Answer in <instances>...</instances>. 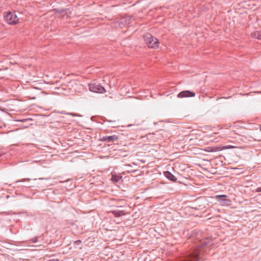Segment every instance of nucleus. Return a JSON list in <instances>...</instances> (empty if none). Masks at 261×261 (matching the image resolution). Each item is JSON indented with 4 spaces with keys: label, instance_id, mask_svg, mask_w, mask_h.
<instances>
[{
    "label": "nucleus",
    "instance_id": "f257e3e1",
    "mask_svg": "<svg viewBox=\"0 0 261 261\" xmlns=\"http://www.w3.org/2000/svg\"><path fill=\"white\" fill-rule=\"evenodd\" d=\"M144 38L146 45L149 48H156L159 47L160 43L158 39L151 34H146L144 35Z\"/></svg>",
    "mask_w": 261,
    "mask_h": 261
},
{
    "label": "nucleus",
    "instance_id": "f03ea898",
    "mask_svg": "<svg viewBox=\"0 0 261 261\" xmlns=\"http://www.w3.org/2000/svg\"><path fill=\"white\" fill-rule=\"evenodd\" d=\"M133 19H134L133 17L130 16H126L121 18L116 22V27L118 26L120 28H123L129 25Z\"/></svg>",
    "mask_w": 261,
    "mask_h": 261
},
{
    "label": "nucleus",
    "instance_id": "7ed1b4c3",
    "mask_svg": "<svg viewBox=\"0 0 261 261\" xmlns=\"http://www.w3.org/2000/svg\"><path fill=\"white\" fill-rule=\"evenodd\" d=\"M89 88L93 92L102 93L106 91L105 88L97 82L89 84Z\"/></svg>",
    "mask_w": 261,
    "mask_h": 261
},
{
    "label": "nucleus",
    "instance_id": "20e7f679",
    "mask_svg": "<svg viewBox=\"0 0 261 261\" xmlns=\"http://www.w3.org/2000/svg\"><path fill=\"white\" fill-rule=\"evenodd\" d=\"M5 20L10 24H15L17 23L18 19L17 16L11 12H7L5 15Z\"/></svg>",
    "mask_w": 261,
    "mask_h": 261
},
{
    "label": "nucleus",
    "instance_id": "39448f33",
    "mask_svg": "<svg viewBox=\"0 0 261 261\" xmlns=\"http://www.w3.org/2000/svg\"><path fill=\"white\" fill-rule=\"evenodd\" d=\"M236 134H237L233 130L229 131V132H227L226 134H224L223 136H219L218 137H217L216 138V140H213V139H211V140L213 142L214 141L218 142V141H221V139H226L227 137L234 138H235V135Z\"/></svg>",
    "mask_w": 261,
    "mask_h": 261
},
{
    "label": "nucleus",
    "instance_id": "423d86ee",
    "mask_svg": "<svg viewBox=\"0 0 261 261\" xmlns=\"http://www.w3.org/2000/svg\"><path fill=\"white\" fill-rule=\"evenodd\" d=\"M215 198L223 206L228 205L230 202V200L226 199L227 196L225 195H217Z\"/></svg>",
    "mask_w": 261,
    "mask_h": 261
},
{
    "label": "nucleus",
    "instance_id": "0eeeda50",
    "mask_svg": "<svg viewBox=\"0 0 261 261\" xmlns=\"http://www.w3.org/2000/svg\"><path fill=\"white\" fill-rule=\"evenodd\" d=\"M195 96V93L194 92L187 90L181 91L177 95L178 98L194 97Z\"/></svg>",
    "mask_w": 261,
    "mask_h": 261
},
{
    "label": "nucleus",
    "instance_id": "6e6552de",
    "mask_svg": "<svg viewBox=\"0 0 261 261\" xmlns=\"http://www.w3.org/2000/svg\"><path fill=\"white\" fill-rule=\"evenodd\" d=\"M118 137L116 135L111 136H105L101 138V140L102 141H106L107 142H111L114 141H116L118 139Z\"/></svg>",
    "mask_w": 261,
    "mask_h": 261
},
{
    "label": "nucleus",
    "instance_id": "1a4fd4ad",
    "mask_svg": "<svg viewBox=\"0 0 261 261\" xmlns=\"http://www.w3.org/2000/svg\"><path fill=\"white\" fill-rule=\"evenodd\" d=\"M164 175L170 180L172 181H176L177 178L169 171H165L164 173Z\"/></svg>",
    "mask_w": 261,
    "mask_h": 261
},
{
    "label": "nucleus",
    "instance_id": "9d476101",
    "mask_svg": "<svg viewBox=\"0 0 261 261\" xmlns=\"http://www.w3.org/2000/svg\"><path fill=\"white\" fill-rule=\"evenodd\" d=\"M111 213H112L116 217H119L125 214L123 211L115 210L111 212Z\"/></svg>",
    "mask_w": 261,
    "mask_h": 261
},
{
    "label": "nucleus",
    "instance_id": "9b49d317",
    "mask_svg": "<svg viewBox=\"0 0 261 261\" xmlns=\"http://www.w3.org/2000/svg\"><path fill=\"white\" fill-rule=\"evenodd\" d=\"M121 177L116 174H112L111 177V180L114 182H117Z\"/></svg>",
    "mask_w": 261,
    "mask_h": 261
},
{
    "label": "nucleus",
    "instance_id": "f8f14e48",
    "mask_svg": "<svg viewBox=\"0 0 261 261\" xmlns=\"http://www.w3.org/2000/svg\"><path fill=\"white\" fill-rule=\"evenodd\" d=\"M253 37L261 40V31L255 32L252 34Z\"/></svg>",
    "mask_w": 261,
    "mask_h": 261
},
{
    "label": "nucleus",
    "instance_id": "ddd939ff",
    "mask_svg": "<svg viewBox=\"0 0 261 261\" xmlns=\"http://www.w3.org/2000/svg\"><path fill=\"white\" fill-rule=\"evenodd\" d=\"M38 237H36L34 238H33L31 241L33 243H36L38 241Z\"/></svg>",
    "mask_w": 261,
    "mask_h": 261
},
{
    "label": "nucleus",
    "instance_id": "4468645a",
    "mask_svg": "<svg viewBox=\"0 0 261 261\" xmlns=\"http://www.w3.org/2000/svg\"><path fill=\"white\" fill-rule=\"evenodd\" d=\"M230 127V125H228V124H225V125H223L222 127H221V129L223 128H228V127Z\"/></svg>",
    "mask_w": 261,
    "mask_h": 261
},
{
    "label": "nucleus",
    "instance_id": "2eb2a0df",
    "mask_svg": "<svg viewBox=\"0 0 261 261\" xmlns=\"http://www.w3.org/2000/svg\"><path fill=\"white\" fill-rule=\"evenodd\" d=\"M82 241L81 240H77L75 242V243L77 245H79L81 243Z\"/></svg>",
    "mask_w": 261,
    "mask_h": 261
},
{
    "label": "nucleus",
    "instance_id": "dca6fc26",
    "mask_svg": "<svg viewBox=\"0 0 261 261\" xmlns=\"http://www.w3.org/2000/svg\"><path fill=\"white\" fill-rule=\"evenodd\" d=\"M234 147L232 146H225V147H224L223 148H233Z\"/></svg>",
    "mask_w": 261,
    "mask_h": 261
},
{
    "label": "nucleus",
    "instance_id": "f3484780",
    "mask_svg": "<svg viewBox=\"0 0 261 261\" xmlns=\"http://www.w3.org/2000/svg\"><path fill=\"white\" fill-rule=\"evenodd\" d=\"M154 135V134H148V135H147V137H148V138H150V137H152Z\"/></svg>",
    "mask_w": 261,
    "mask_h": 261
},
{
    "label": "nucleus",
    "instance_id": "a211bd4d",
    "mask_svg": "<svg viewBox=\"0 0 261 261\" xmlns=\"http://www.w3.org/2000/svg\"><path fill=\"white\" fill-rule=\"evenodd\" d=\"M256 191L258 192H261V187L257 188L256 189Z\"/></svg>",
    "mask_w": 261,
    "mask_h": 261
},
{
    "label": "nucleus",
    "instance_id": "6ab92c4d",
    "mask_svg": "<svg viewBox=\"0 0 261 261\" xmlns=\"http://www.w3.org/2000/svg\"><path fill=\"white\" fill-rule=\"evenodd\" d=\"M219 150V148H213V149H212V150L213 151H217V150Z\"/></svg>",
    "mask_w": 261,
    "mask_h": 261
},
{
    "label": "nucleus",
    "instance_id": "aec40b11",
    "mask_svg": "<svg viewBox=\"0 0 261 261\" xmlns=\"http://www.w3.org/2000/svg\"><path fill=\"white\" fill-rule=\"evenodd\" d=\"M217 134H218V133H214L213 135H211V136H210V137H215V135H217Z\"/></svg>",
    "mask_w": 261,
    "mask_h": 261
},
{
    "label": "nucleus",
    "instance_id": "412c9836",
    "mask_svg": "<svg viewBox=\"0 0 261 261\" xmlns=\"http://www.w3.org/2000/svg\"><path fill=\"white\" fill-rule=\"evenodd\" d=\"M30 180V179L29 178H27V179H22V180H20V181H25V180Z\"/></svg>",
    "mask_w": 261,
    "mask_h": 261
},
{
    "label": "nucleus",
    "instance_id": "4be33fe9",
    "mask_svg": "<svg viewBox=\"0 0 261 261\" xmlns=\"http://www.w3.org/2000/svg\"><path fill=\"white\" fill-rule=\"evenodd\" d=\"M69 114L72 115V116H77L75 114L69 113Z\"/></svg>",
    "mask_w": 261,
    "mask_h": 261
},
{
    "label": "nucleus",
    "instance_id": "5701e85b",
    "mask_svg": "<svg viewBox=\"0 0 261 261\" xmlns=\"http://www.w3.org/2000/svg\"><path fill=\"white\" fill-rule=\"evenodd\" d=\"M260 130L261 131V125H260Z\"/></svg>",
    "mask_w": 261,
    "mask_h": 261
}]
</instances>
